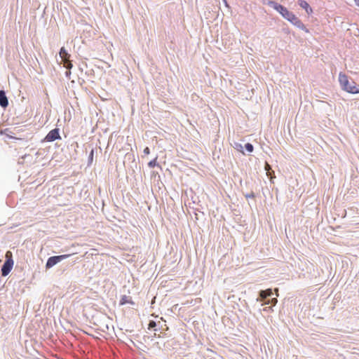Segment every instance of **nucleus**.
I'll use <instances>...</instances> for the list:
<instances>
[{
  "instance_id": "obj_1",
  "label": "nucleus",
  "mask_w": 359,
  "mask_h": 359,
  "mask_svg": "<svg viewBox=\"0 0 359 359\" xmlns=\"http://www.w3.org/2000/svg\"><path fill=\"white\" fill-rule=\"evenodd\" d=\"M269 5L277 12H278L283 18L288 20L293 25L296 26L297 28L302 30L305 31L306 32H309V29L306 27L304 23L286 7L274 1H270L269 2Z\"/></svg>"
},
{
  "instance_id": "obj_2",
  "label": "nucleus",
  "mask_w": 359,
  "mask_h": 359,
  "mask_svg": "<svg viewBox=\"0 0 359 359\" xmlns=\"http://www.w3.org/2000/svg\"><path fill=\"white\" fill-rule=\"evenodd\" d=\"M339 81L342 90L348 93L357 94L359 93V88L357 87L354 81L349 82L348 76L341 72L339 75Z\"/></svg>"
},
{
  "instance_id": "obj_3",
  "label": "nucleus",
  "mask_w": 359,
  "mask_h": 359,
  "mask_svg": "<svg viewBox=\"0 0 359 359\" xmlns=\"http://www.w3.org/2000/svg\"><path fill=\"white\" fill-rule=\"evenodd\" d=\"M6 260L1 267V272L2 276H8L11 271L14 261L13 259V254L11 251H7L5 255Z\"/></svg>"
},
{
  "instance_id": "obj_4",
  "label": "nucleus",
  "mask_w": 359,
  "mask_h": 359,
  "mask_svg": "<svg viewBox=\"0 0 359 359\" xmlns=\"http://www.w3.org/2000/svg\"><path fill=\"white\" fill-rule=\"evenodd\" d=\"M69 256L70 255H61L50 257L46 263V269H49L53 267L55 265L68 258Z\"/></svg>"
},
{
  "instance_id": "obj_5",
  "label": "nucleus",
  "mask_w": 359,
  "mask_h": 359,
  "mask_svg": "<svg viewBox=\"0 0 359 359\" xmlns=\"http://www.w3.org/2000/svg\"><path fill=\"white\" fill-rule=\"evenodd\" d=\"M57 140H61L60 130L57 128L49 131L44 138V141L48 142H52Z\"/></svg>"
},
{
  "instance_id": "obj_6",
  "label": "nucleus",
  "mask_w": 359,
  "mask_h": 359,
  "mask_svg": "<svg viewBox=\"0 0 359 359\" xmlns=\"http://www.w3.org/2000/svg\"><path fill=\"white\" fill-rule=\"evenodd\" d=\"M273 295V291L272 289L269 288L264 290H260L259 292V296L256 299L257 302H262L264 301V303L267 301V298L269 297H271Z\"/></svg>"
},
{
  "instance_id": "obj_7",
  "label": "nucleus",
  "mask_w": 359,
  "mask_h": 359,
  "mask_svg": "<svg viewBox=\"0 0 359 359\" xmlns=\"http://www.w3.org/2000/svg\"><path fill=\"white\" fill-rule=\"evenodd\" d=\"M8 105V100L6 97V92L4 90H0V106L5 109Z\"/></svg>"
},
{
  "instance_id": "obj_8",
  "label": "nucleus",
  "mask_w": 359,
  "mask_h": 359,
  "mask_svg": "<svg viewBox=\"0 0 359 359\" xmlns=\"http://www.w3.org/2000/svg\"><path fill=\"white\" fill-rule=\"evenodd\" d=\"M298 4L300 7L305 10V11L308 14H311L313 13L312 8L309 6V4L304 0H299Z\"/></svg>"
},
{
  "instance_id": "obj_9",
  "label": "nucleus",
  "mask_w": 359,
  "mask_h": 359,
  "mask_svg": "<svg viewBox=\"0 0 359 359\" xmlns=\"http://www.w3.org/2000/svg\"><path fill=\"white\" fill-rule=\"evenodd\" d=\"M126 304H130L132 305L135 304L134 302L132 300L130 297H128L126 295H122L121 297L120 302H119V305L123 306Z\"/></svg>"
},
{
  "instance_id": "obj_10",
  "label": "nucleus",
  "mask_w": 359,
  "mask_h": 359,
  "mask_svg": "<svg viewBox=\"0 0 359 359\" xmlns=\"http://www.w3.org/2000/svg\"><path fill=\"white\" fill-rule=\"evenodd\" d=\"M60 56L64 60H69L70 57V55L67 53L64 47L61 48L60 50Z\"/></svg>"
},
{
  "instance_id": "obj_11",
  "label": "nucleus",
  "mask_w": 359,
  "mask_h": 359,
  "mask_svg": "<svg viewBox=\"0 0 359 359\" xmlns=\"http://www.w3.org/2000/svg\"><path fill=\"white\" fill-rule=\"evenodd\" d=\"M95 150V148H92L90 151V154L88 155V166L93 163Z\"/></svg>"
},
{
  "instance_id": "obj_12",
  "label": "nucleus",
  "mask_w": 359,
  "mask_h": 359,
  "mask_svg": "<svg viewBox=\"0 0 359 359\" xmlns=\"http://www.w3.org/2000/svg\"><path fill=\"white\" fill-rule=\"evenodd\" d=\"M245 149H246V151L248 152V153H251L254 150V147L253 145L250 143V142H248L245 144L244 146Z\"/></svg>"
},
{
  "instance_id": "obj_13",
  "label": "nucleus",
  "mask_w": 359,
  "mask_h": 359,
  "mask_svg": "<svg viewBox=\"0 0 359 359\" xmlns=\"http://www.w3.org/2000/svg\"><path fill=\"white\" fill-rule=\"evenodd\" d=\"M278 302V300L276 298H271V299H268L267 301H266L264 304H262V305L264 304H272V306H275Z\"/></svg>"
},
{
  "instance_id": "obj_14",
  "label": "nucleus",
  "mask_w": 359,
  "mask_h": 359,
  "mask_svg": "<svg viewBox=\"0 0 359 359\" xmlns=\"http://www.w3.org/2000/svg\"><path fill=\"white\" fill-rule=\"evenodd\" d=\"M157 165H158L157 163V158H155L153 160L150 161L148 163V166L151 168H153Z\"/></svg>"
},
{
  "instance_id": "obj_15",
  "label": "nucleus",
  "mask_w": 359,
  "mask_h": 359,
  "mask_svg": "<svg viewBox=\"0 0 359 359\" xmlns=\"http://www.w3.org/2000/svg\"><path fill=\"white\" fill-rule=\"evenodd\" d=\"M234 148L237 151H241L243 154H244V152L243 151V145L241 143L235 142Z\"/></svg>"
},
{
  "instance_id": "obj_16",
  "label": "nucleus",
  "mask_w": 359,
  "mask_h": 359,
  "mask_svg": "<svg viewBox=\"0 0 359 359\" xmlns=\"http://www.w3.org/2000/svg\"><path fill=\"white\" fill-rule=\"evenodd\" d=\"M156 327V323L154 320H150L148 324V329H154V330H157L155 327Z\"/></svg>"
},
{
  "instance_id": "obj_17",
  "label": "nucleus",
  "mask_w": 359,
  "mask_h": 359,
  "mask_svg": "<svg viewBox=\"0 0 359 359\" xmlns=\"http://www.w3.org/2000/svg\"><path fill=\"white\" fill-rule=\"evenodd\" d=\"M245 197L248 199V198H254L255 197V195L254 194L253 191H251L250 193L249 194H245Z\"/></svg>"
},
{
  "instance_id": "obj_18",
  "label": "nucleus",
  "mask_w": 359,
  "mask_h": 359,
  "mask_svg": "<svg viewBox=\"0 0 359 359\" xmlns=\"http://www.w3.org/2000/svg\"><path fill=\"white\" fill-rule=\"evenodd\" d=\"M143 153H144L145 155H148V154H150V149H149L148 147H145V148L144 149V150H143Z\"/></svg>"
},
{
  "instance_id": "obj_19",
  "label": "nucleus",
  "mask_w": 359,
  "mask_h": 359,
  "mask_svg": "<svg viewBox=\"0 0 359 359\" xmlns=\"http://www.w3.org/2000/svg\"><path fill=\"white\" fill-rule=\"evenodd\" d=\"M264 311H267V312L271 311H273V309H272V306H267V307H266V308H264Z\"/></svg>"
},
{
  "instance_id": "obj_20",
  "label": "nucleus",
  "mask_w": 359,
  "mask_h": 359,
  "mask_svg": "<svg viewBox=\"0 0 359 359\" xmlns=\"http://www.w3.org/2000/svg\"><path fill=\"white\" fill-rule=\"evenodd\" d=\"M66 67L68 69V68H72V64L71 62H69V64H67L66 65Z\"/></svg>"
},
{
  "instance_id": "obj_21",
  "label": "nucleus",
  "mask_w": 359,
  "mask_h": 359,
  "mask_svg": "<svg viewBox=\"0 0 359 359\" xmlns=\"http://www.w3.org/2000/svg\"><path fill=\"white\" fill-rule=\"evenodd\" d=\"M355 4L356 6H359V0H355Z\"/></svg>"
},
{
  "instance_id": "obj_22",
  "label": "nucleus",
  "mask_w": 359,
  "mask_h": 359,
  "mask_svg": "<svg viewBox=\"0 0 359 359\" xmlns=\"http://www.w3.org/2000/svg\"><path fill=\"white\" fill-rule=\"evenodd\" d=\"M224 3H225V5L227 6V1L226 0H224Z\"/></svg>"
}]
</instances>
